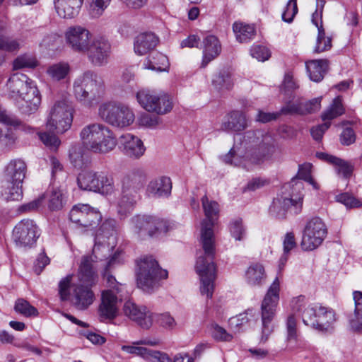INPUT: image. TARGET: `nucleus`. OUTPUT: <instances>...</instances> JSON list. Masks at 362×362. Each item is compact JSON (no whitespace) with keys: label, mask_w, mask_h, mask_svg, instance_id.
<instances>
[{"label":"nucleus","mask_w":362,"mask_h":362,"mask_svg":"<svg viewBox=\"0 0 362 362\" xmlns=\"http://www.w3.org/2000/svg\"><path fill=\"white\" fill-rule=\"evenodd\" d=\"M202 204L206 216L202 222L201 228V243L204 255L198 257L195 269L200 277L202 294L206 295L208 298H211L216 279V247L213 227L215 224L214 216H218L219 207L216 202L210 201L206 195L202 198Z\"/></svg>","instance_id":"nucleus-1"},{"label":"nucleus","mask_w":362,"mask_h":362,"mask_svg":"<svg viewBox=\"0 0 362 362\" xmlns=\"http://www.w3.org/2000/svg\"><path fill=\"white\" fill-rule=\"evenodd\" d=\"M146 179V173L142 168H132L122 175L120 179L121 197L118 202L119 214H126L133 209Z\"/></svg>","instance_id":"nucleus-2"},{"label":"nucleus","mask_w":362,"mask_h":362,"mask_svg":"<svg viewBox=\"0 0 362 362\" xmlns=\"http://www.w3.org/2000/svg\"><path fill=\"white\" fill-rule=\"evenodd\" d=\"M305 300L303 296L293 298L291 303V310L301 313L305 325L319 331H327L336 320L333 310L322 306L306 305Z\"/></svg>","instance_id":"nucleus-3"},{"label":"nucleus","mask_w":362,"mask_h":362,"mask_svg":"<svg viewBox=\"0 0 362 362\" xmlns=\"http://www.w3.org/2000/svg\"><path fill=\"white\" fill-rule=\"evenodd\" d=\"M80 136L83 146L89 151L104 154L112 151L117 146L113 132L105 125L98 123L84 127Z\"/></svg>","instance_id":"nucleus-4"},{"label":"nucleus","mask_w":362,"mask_h":362,"mask_svg":"<svg viewBox=\"0 0 362 362\" xmlns=\"http://www.w3.org/2000/svg\"><path fill=\"white\" fill-rule=\"evenodd\" d=\"M73 87L76 98L89 107L97 103L105 92L104 80L91 70L79 75L74 80Z\"/></svg>","instance_id":"nucleus-5"},{"label":"nucleus","mask_w":362,"mask_h":362,"mask_svg":"<svg viewBox=\"0 0 362 362\" xmlns=\"http://www.w3.org/2000/svg\"><path fill=\"white\" fill-rule=\"evenodd\" d=\"M296 186L300 189L303 188V183L293 178L291 182L285 184L281 188V194L274 198L269 209V215L277 219H284L288 213L298 214L303 208V197L301 194L294 198L293 193H290L291 189Z\"/></svg>","instance_id":"nucleus-6"},{"label":"nucleus","mask_w":362,"mask_h":362,"mask_svg":"<svg viewBox=\"0 0 362 362\" xmlns=\"http://www.w3.org/2000/svg\"><path fill=\"white\" fill-rule=\"evenodd\" d=\"M72 275L62 279L59 284V293L62 300L70 298L71 304L78 310H86L95 300L93 286L72 283Z\"/></svg>","instance_id":"nucleus-7"},{"label":"nucleus","mask_w":362,"mask_h":362,"mask_svg":"<svg viewBox=\"0 0 362 362\" xmlns=\"http://www.w3.org/2000/svg\"><path fill=\"white\" fill-rule=\"evenodd\" d=\"M74 107L66 99L56 100L50 107L47 117L46 127L57 134H63L70 129L73 122Z\"/></svg>","instance_id":"nucleus-8"},{"label":"nucleus","mask_w":362,"mask_h":362,"mask_svg":"<svg viewBox=\"0 0 362 362\" xmlns=\"http://www.w3.org/2000/svg\"><path fill=\"white\" fill-rule=\"evenodd\" d=\"M138 266L137 284L144 291H151L158 286L160 279L168 277V271L162 269L158 262L151 256L141 259Z\"/></svg>","instance_id":"nucleus-9"},{"label":"nucleus","mask_w":362,"mask_h":362,"mask_svg":"<svg viewBox=\"0 0 362 362\" xmlns=\"http://www.w3.org/2000/svg\"><path fill=\"white\" fill-rule=\"evenodd\" d=\"M77 182L78 187L83 190L104 195H110L116 191L112 175L103 171H83L78 175Z\"/></svg>","instance_id":"nucleus-10"},{"label":"nucleus","mask_w":362,"mask_h":362,"mask_svg":"<svg viewBox=\"0 0 362 362\" xmlns=\"http://www.w3.org/2000/svg\"><path fill=\"white\" fill-rule=\"evenodd\" d=\"M280 283L276 278L269 286L261 305L262 322L261 341L266 342L273 332V320L279 300Z\"/></svg>","instance_id":"nucleus-11"},{"label":"nucleus","mask_w":362,"mask_h":362,"mask_svg":"<svg viewBox=\"0 0 362 362\" xmlns=\"http://www.w3.org/2000/svg\"><path fill=\"white\" fill-rule=\"evenodd\" d=\"M98 233L95 239V245L93 248V254L91 256H83L79 265L77 278V284H81L89 286H94L98 281V274L93 266V262L98 260L104 259V250L107 251L108 247L100 244V235Z\"/></svg>","instance_id":"nucleus-12"},{"label":"nucleus","mask_w":362,"mask_h":362,"mask_svg":"<svg viewBox=\"0 0 362 362\" xmlns=\"http://www.w3.org/2000/svg\"><path fill=\"white\" fill-rule=\"evenodd\" d=\"M98 114L105 122L119 128L128 127L134 121V114L132 110L125 105L115 102L101 104Z\"/></svg>","instance_id":"nucleus-13"},{"label":"nucleus","mask_w":362,"mask_h":362,"mask_svg":"<svg viewBox=\"0 0 362 362\" xmlns=\"http://www.w3.org/2000/svg\"><path fill=\"white\" fill-rule=\"evenodd\" d=\"M136 98L144 110L158 115L167 114L173 107L172 99L165 93L142 88L136 93Z\"/></svg>","instance_id":"nucleus-14"},{"label":"nucleus","mask_w":362,"mask_h":362,"mask_svg":"<svg viewBox=\"0 0 362 362\" xmlns=\"http://www.w3.org/2000/svg\"><path fill=\"white\" fill-rule=\"evenodd\" d=\"M132 228L141 238L153 237L158 233H166L168 224L166 221L156 216L137 215L131 219Z\"/></svg>","instance_id":"nucleus-15"},{"label":"nucleus","mask_w":362,"mask_h":362,"mask_svg":"<svg viewBox=\"0 0 362 362\" xmlns=\"http://www.w3.org/2000/svg\"><path fill=\"white\" fill-rule=\"evenodd\" d=\"M40 235V229L36 223L29 218L23 219L13 228L12 239L18 247L31 248Z\"/></svg>","instance_id":"nucleus-16"},{"label":"nucleus","mask_w":362,"mask_h":362,"mask_svg":"<svg viewBox=\"0 0 362 362\" xmlns=\"http://www.w3.org/2000/svg\"><path fill=\"white\" fill-rule=\"evenodd\" d=\"M327 234V229L318 217L310 219L305 224L302 240L301 247L303 250H313L318 247L323 242Z\"/></svg>","instance_id":"nucleus-17"},{"label":"nucleus","mask_w":362,"mask_h":362,"mask_svg":"<svg viewBox=\"0 0 362 362\" xmlns=\"http://www.w3.org/2000/svg\"><path fill=\"white\" fill-rule=\"evenodd\" d=\"M69 218L72 222L83 227H95L102 220V215L99 211L88 204H78L71 209Z\"/></svg>","instance_id":"nucleus-18"},{"label":"nucleus","mask_w":362,"mask_h":362,"mask_svg":"<svg viewBox=\"0 0 362 362\" xmlns=\"http://www.w3.org/2000/svg\"><path fill=\"white\" fill-rule=\"evenodd\" d=\"M67 45L75 52L85 53L88 49L92 35L84 27L80 25L69 27L65 33Z\"/></svg>","instance_id":"nucleus-19"},{"label":"nucleus","mask_w":362,"mask_h":362,"mask_svg":"<svg viewBox=\"0 0 362 362\" xmlns=\"http://www.w3.org/2000/svg\"><path fill=\"white\" fill-rule=\"evenodd\" d=\"M111 46L105 37H95L90 40L88 49L86 50L91 63L95 66L106 64L110 56Z\"/></svg>","instance_id":"nucleus-20"},{"label":"nucleus","mask_w":362,"mask_h":362,"mask_svg":"<svg viewBox=\"0 0 362 362\" xmlns=\"http://www.w3.org/2000/svg\"><path fill=\"white\" fill-rule=\"evenodd\" d=\"M123 312L127 317L144 329H148L153 324V315L145 306H138L134 302L128 300L124 304Z\"/></svg>","instance_id":"nucleus-21"},{"label":"nucleus","mask_w":362,"mask_h":362,"mask_svg":"<svg viewBox=\"0 0 362 362\" xmlns=\"http://www.w3.org/2000/svg\"><path fill=\"white\" fill-rule=\"evenodd\" d=\"M40 103V92L33 83L16 101L18 108L26 115H30L37 111Z\"/></svg>","instance_id":"nucleus-22"},{"label":"nucleus","mask_w":362,"mask_h":362,"mask_svg":"<svg viewBox=\"0 0 362 362\" xmlns=\"http://www.w3.org/2000/svg\"><path fill=\"white\" fill-rule=\"evenodd\" d=\"M118 298L112 290L104 291L101 296V303L98 308L100 320H112L118 313Z\"/></svg>","instance_id":"nucleus-23"},{"label":"nucleus","mask_w":362,"mask_h":362,"mask_svg":"<svg viewBox=\"0 0 362 362\" xmlns=\"http://www.w3.org/2000/svg\"><path fill=\"white\" fill-rule=\"evenodd\" d=\"M124 155L132 159L140 158L146 151L143 141L131 134H124L119 138Z\"/></svg>","instance_id":"nucleus-24"},{"label":"nucleus","mask_w":362,"mask_h":362,"mask_svg":"<svg viewBox=\"0 0 362 362\" xmlns=\"http://www.w3.org/2000/svg\"><path fill=\"white\" fill-rule=\"evenodd\" d=\"M203 57L201 67L205 68L211 62L217 58L222 50L221 43L218 38L214 35H208L204 37Z\"/></svg>","instance_id":"nucleus-25"},{"label":"nucleus","mask_w":362,"mask_h":362,"mask_svg":"<svg viewBox=\"0 0 362 362\" xmlns=\"http://www.w3.org/2000/svg\"><path fill=\"white\" fill-rule=\"evenodd\" d=\"M33 83V81L23 74H13L6 83L9 97L16 101Z\"/></svg>","instance_id":"nucleus-26"},{"label":"nucleus","mask_w":362,"mask_h":362,"mask_svg":"<svg viewBox=\"0 0 362 362\" xmlns=\"http://www.w3.org/2000/svg\"><path fill=\"white\" fill-rule=\"evenodd\" d=\"M83 0H54V7L58 15L63 18L71 19L80 11Z\"/></svg>","instance_id":"nucleus-27"},{"label":"nucleus","mask_w":362,"mask_h":362,"mask_svg":"<svg viewBox=\"0 0 362 362\" xmlns=\"http://www.w3.org/2000/svg\"><path fill=\"white\" fill-rule=\"evenodd\" d=\"M158 42V37L153 33H141L135 39L134 52L139 55L146 54L156 47Z\"/></svg>","instance_id":"nucleus-28"},{"label":"nucleus","mask_w":362,"mask_h":362,"mask_svg":"<svg viewBox=\"0 0 362 362\" xmlns=\"http://www.w3.org/2000/svg\"><path fill=\"white\" fill-rule=\"evenodd\" d=\"M171 189L170 179L165 176L152 180L147 186L148 193L156 197L168 196Z\"/></svg>","instance_id":"nucleus-29"},{"label":"nucleus","mask_w":362,"mask_h":362,"mask_svg":"<svg viewBox=\"0 0 362 362\" xmlns=\"http://www.w3.org/2000/svg\"><path fill=\"white\" fill-rule=\"evenodd\" d=\"M27 166L21 159H15L10 161L6 167L7 175L11 183L22 185L25 177Z\"/></svg>","instance_id":"nucleus-30"},{"label":"nucleus","mask_w":362,"mask_h":362,"mask_svg":"<svg viewBox=\"0 0 362 362\" xmlns=\"http://www.w3.org/2000/svg\"><path fill=\"white\" fill-rule=\"evenodd\" d=\"M329 67L327 59H314L306 62V69L310 78L315 82H320L324 78Z\"/></svg>","instance_id":"nucleus-31"},{"label":"nucleus","mask_w":362,"mask_h":362,"mask_svg":"<svg viewBox=\"0 0 362 362\" xmlns=\"http://www.w3.org/2000/svg\"><path fill=\"white\" fill-rule=\"evenodd\" d=\"M247 126V120L244 113L240 111H233L230 113L227 122L221 124L223 131L240 132Z\"/></svg>","instance_id":"nucleus-32"},{"label":"nucleus","mask_w":362,"mask_h":362,"mask_svg":"<svg viewBox=\"0 0 362 362\" xmlns=\"http://www.w3.org/2000/svg\"><path fill=\"white\" fill-rule=\"evenodd\" d=\"M245 277L250 286H262L267 278L264 266L259 263L252 264L246 271Z\"/></svg>","instance_id":"nucleus-33"},{"label":"nucleus","mask_w":362,"mask_h":362,"mask_svg":"<svg viewBox=\"0 0 362 362\" xmlns=\"http://www.w3.org/2000/svg\"><path fill=\"white\" fill-rule=\"evenodd\" d=\"M233 30L237 40L240 43L249 42L256 34L255 28L252 25L242 22H235L233 25Z\"/></svg>","instance_id":"nucleus-34"},{"label":"nucleus","mask_w":362,"mask_h":362,"mask_svg":"<svg viewBox=\"0 0 362 362\" xmlns=\"http://www.w3.org/2000/svg\"><path fill=\"white\" fill-rule=\"evenodd\" d=\"M212 83L219 91L230 90L233 86L231 72L228 69L221 70L214 76Z\"/></svg>","instance_id":"nucleus-35"},{"label":"nucleus","mask_w":362,"mask_h":362,"mask_svg":"<svg viewBox=\"0 0 362 362\" xmlns=\"http://www.w3.org/2000/svg\"><path fill=\"white\" fill-rule=\"evenodd\" d=\"M168 58L162 53H155L153 56L149 57L144 62L145 69L156 71H163L168 66Z\"/></svg>","instance_id":"nucleus-36"},{"label":"nucleus","mask_w":362,"mask_h":362,"mask_svg":"<svg viewBox=\"0 0 362 362\" xmlns=\"http://www.w3.org/2000/svg\"><path fill=\"white\" fill-rule=\"evenodd\" d=\"M69 66L66 63H57L49 66L46 71L50 78L55 81H61L68 75Z\"/></svg>","instance_id":"nucleus-37"},{"label":"nucleus","mask_w":362,"mask_h":362,"mask_svg":"<svg viewBox=\"0 0 362 362\" xmlns=\"http://www.w3.org/2000/svg\"><path fill=\"white\" fill-rule=\"evenodd\" d=\"M344 113V108L340 97L335 98L329 108L322 115V120H332Z\"/></svg>","instance_id":"nucleus-38"},{"label":"nucleus","mask_w":362,"mask_h":362,"mask_svg":"<svg viewBox=\"0 0 362 362\" xmlns=\"http://www.w3.org/2000/svg\"><path fill=\"white\" fill-rule=\"evenodd\" d=\"M47 199L48 208L51 211H59L62 209L64 205L63 193L59 189H53L47 192L45 198Z\"/></svg>","instance_id":"nucleus-39"},{"label":"nucleus","mask_w":362,"mask_h":362,"mask_svg":"<svg viewBox=\"0 0 362 362\" xmlns=\"http://www.w3.org/2000/svg\"><path fill=\"white\" fill-rule=\"evenodd\" d=\"M332 38L325 35L322 24L318 28V34L316 40V45L314 47V53H321L331 49Z\"/></svg>","instance_id":"nucleus-40"},{"label":"nucleus","mask_w":362,"mask_h":362,"mask_svg":"<svg viewBox=\"0 0 362 362\" xmlns=\"http://www.w3.org/2000/svg\"><path fill=\"white\" fill-rule=\"evenodd\" d=\"M14 310L26 317H36L39 314L37 310L23 298H19L16 301Z\"/></svg>","instance_id":"nucleus-41"},{"label":"nucleus","mask_w":362,"mask_h":362,"mask_svg":"<svg viewBox=\"0 0 362 362\" xmlns=\"http://www.w3.org/2000/svg\"><path fill=\"white\" fill-rule=\"evenodd\" d=\"M329 163L337 167V173L344 177H349L353 171V166L347 161L333 156H327Z\"/></svg>","instance_id":"nucleus-42"},{"label":"nucleus","mask_w":362,"mask_h":362,"mask_svg":"<svg viewBox=\"0 0 362 362\" xmlns=\"http://www.w3.org/2000/svg\"><path fill=\"white\" fill-rule=\"evenodd\" d=\"M38 64L37 60L34 56L30 54H23L18 57L13 63L14 69H21L24 68L34 69Z\"/></svg>","instance_id":"nucleus-43"},{"label":"nucleus","mask_w":362,"mask_h":362,"mask_svg":"<svg viewBox=\"0 0 362 362\" xmlns=\"http://www.w3.org/2000/svg\"><path fill=\"white\" fill-rule=\"evenodd\" d=\"M111 0H90V14L93 18H99L110 5Z\"/></svg>","instance_id":"nucleus-44"},{"label":"nucleus","mask_w":362,"mask_h":362,"mask_svg":"<svg viewBox=\"0 0 362 362\" xmlns=\"http://www.w3.org/2000/svg\"><path fill=\"white\" fill-rule=\"evenodd\" d=\"M274 151L275 145L274 141L269 136H265L259 147V152L260 153L259 160L269 158L274 153Z\"/></svg>","instance_id":"nucleus-45"},{"label":"nucleus","mask_w":362,"mask_h":362,"mask_svg":"<svg viewBox=\"0 0 362 362\" xmlns=\"http://www.w3.org/2000/svg\"><path fill=\"white\" fill-rule=\"evenodd\" d=\"M116 259H117V255L115 254L111 257V259L107 262V263L105 266V272H104L103 276H104V278H105L107 280V286L111 288L115 289L117 293H119L120 291L119 284L117 282L115 278L109 274V270L110 269L112 265H113L115 263Z\"/></svg>","instance_id":"nucleus-46"},{"label":"nucleus","mask_w":362,"mask_h":362,"mask_svg":"<svg viewBox=\"0 0 362 362\" xmlns=\"http://www.w3.org/2000/svg\"><path fill=\"white\" fill-rule=\"evenodd\" d=\"M284 255L281 257L280 261L281 264H284L287 260V255L289 252L295 248L297 245L296 242L295 235L293 232L287 233L285 235L284 242Z\"/></svg>","instance_id":"nucleus-47"},{"label":"nucleus","mask_w":362,"mask_h":362,"mask_svg":"<svg viewBox=\"0 0 362 362\" xmlns=\"http://www.w3.org/2000/svg\"><path fill=\"white\" fill-rule=\"evenodd\" d=\"M311 168L312 165L310 163H304L303 165H299L298 173V177L299 179L303 180L310 184H311L315 189H317V185L314 181V180L312 178L310 173H311Z\"/></svg>","instance_id":"nucleus-48"},{"label":"nucleus","mask_w":362,"mask_h":362,"mask_svg":"<svg viewBox=\"0 0 362 362\" xmlns=\"http://www.w3.org/2000/svg\"><path fill=\"white\" fill-rule=\"evenodd\" d=\"M121 349L122 351L128 354L139 356L146 360H148L151 351V349L143 346H139L136 344L132 346L123 345Z\"/></svg>","instance_id":"nucleus-49"},{"label":"nucleus","mask_w":362,"mask_h":362,"mask_svg":"<svg viewBox=\"0 0 362 362\" xmlns=\"http://www.w3.org/2000/svg\"><path fill=\"white\" fill-rule=\"evenodd\" d=\"M298 13L297 0H289L286 9L282 13V19L287 23H291Z\"/></svg>","instance_id":"nucleus-50"},{"label":"nucleus","mask_w":362,"mask_h":362,"mask_svg":"<svg viewBox=\"0 0 362 362\" xmlns=\"http://www.w3.org/2000/svg\"><path fill=\"white\" fill-rule=\"evenodd\" d=\"M293 313L289 315L286 321L287 339L295 340L297 338L296 319L294 316L296 312L292 310ZM296 314H299L296 313Z\"/></svg>","instance_id":"nucleus-51"},{"label":"nucleus","mask_w":362,"mask_h":362,"mask_svg":"<svg viewBox=\"0 0 362 362\" xmlns=\"http://www.w3.org/2000/svg\"><path fill=\"white\" fill-rule=\"evenodd\" d=\"M39 137L45 146L52 149H57L60 144V140L52 133L42 132Z\"/></svg>","instance_id":"nucleus-52"},{"label":"nucleus","mask_w":362,"mask_h":362,"mask_svg":"<svg viewBox=\"0 0 362 362\" xmlns=\"http://www.w3.org/2000/svg\"><path fill=\"white\" fill-rule=\"evenodd\" d=\"M45 199V194L41 195L37 199L33 200L30 202L23 204L18 207V211L20 213H29L37 211L42 205Z\"/></svg>","instance_id":"nucleus-53"},{"label":"nucleus","mask_w":362,"mask_h":362,"mask_svg":"<svg viewBox=\"0 0 362 362\" xmlns=\"http://www.w3.org/2000/svg\"><path fill=\"white\" fill-rule=\"evenodd\" d=\"M321 98H317L311 100L301 102L303 115L310 114L318 111L321 107Z\"/></svg>","instance_id":"nucleus-54"},{"label":"nucleus","mask_w":362,"mask_h":362,"mask_svg":"<svg viewBox=\"0 0 362 362\" xmlns=\"http://www.w3.org/2000/svg\"><path fill=\"white\" fill-rule=\"evenodd\" d=\"M250 53L252 57L262 62L267 60L270 57L269 50L266 47L261 45L253 46L250 49Z\"/></svg>","instance_id":"nucleus-55"},{"label":"nucleus","mask_w":362,"mask_h":362,"mask_svg":"<svg viewBox=\"0 0 362 362\" xmlns=\"http://www.w3.org/2000/svg\"><path fill=\"white\" fill-rule=\"evenodd\" d=\"M356 136L351 127H346L340 134V143L344 146H349L356 141Z\"/></svg>","instance_id":"nucleus-56"},{"label":"nucleus","mask_w":362,"mask_h":362,"mask_svg":"<svg viewBox=\"0 0 362 362\" xmlns=\"http://www.w3.org/2000/svg\"><path fill=\"white\" fill-rule=\"evenodd\" d=\"M156 321L166 329H173L176 326L175 319L168 313L156 315Z\"/></svg>","instance_id":"nucleus-57"},{"label":"nucleus","mask_w":362,"mask_h":362,"mask_svg":"<svg viewBox=\"0 0 362 362\" xmlns=\"http://www.w3.org/2000/svg\"><path fill=\"white\" fill-rule=\"evenodd\" d=\"M337 201L349 208L360 207L362 205L359 200L347 193L337 196Z\"/></svg>","instance_id":"nucleus-58"},{"label":"nucleus","mask_w":362,"mask_h":362,"mask_svg":"<svg viewBox=\"0 0 362 362\" xmlns=\"http://www.w3.org/2000/svg\"><path fill=\"white\" fill-rule=\"evenodd\" d=\"M0 122L14 127H19L22 125L21 120L13 115L6 114L1 107H0Z\"/></svg>","instance_id":"nucleus-59"},{"label":"nucleus","mask_w":362,"mask_h":362,"mask_svg":"<svg viewBox=\"0 0 362 362\" xmlns=\"http://www.w3.org/2000/svg\"><path fill=\"white\" fill-rule=\"evenodd\" d=\"M269 184V180L261 177H256L250 180L245 187L243 189V192L246 191H255Z\"/></svg>","instance_id":"nucleus-60"},{"label":"nucleus","mask_w":362,"mask_h":362,"mask_svg":"<svg viewBox=\"0 0 362 362\" xmlns=\"http://www.w3.org/2000/svg\"><path fill=\"white\" fill-rule=\"evenodd\" d=\"M230 230L232 236L236 240H242V235L244 233V228L242 224V220L241 219H237L234 221L231 222L230 226Z\"/></svg>","instance_id":"nucleus-61"},{"label":"nucleus","mask_w":362,"mask_h":362,"mask_svg":"<svg viewBox=\"0 0 362 362\" xmlns=\"http://www.w3.org/2000/svg\"><path fill=\"white\" fill-rule=\"evenodd\" d=\"M212 334L214 338L218 341H230L233 339V336L230 334L228 333L224 328L217 325L214 327Z\"/></svg>","instance_id":"nucleus-62"},{"label":"nucleus","mask_w":362,"mask_h":362,"mask_svg":"<svg viewBox=\"0 0 362 362\" xmlns=\"http://www.w3.org/2000/svg\"><path fill=\"white\" fill-rule=\"evenodd\" d=\"M148 360L151 362H173V359L168 354L151 349Z\"/></svg>","instance_id":"nucleus-63"},{"label":"nucleus","mask_w":362,"mask_h":362,"mask_svg":"<svg viewBox=\"0 0 362 362\" xmlns=\"http://www.w3.org/2000/svg\"><path fill=\"white\" fill-rule=\"evenodd\" d=\"M349 325L351 329L354 332L362 331V312H357L354 310L349 319Z\"/></svg>","instance_id":"nucleus-64"}]
</instances>
